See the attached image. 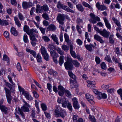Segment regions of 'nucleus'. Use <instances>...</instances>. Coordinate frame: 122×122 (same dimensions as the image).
Masks as SVG:
<instances>
[{
	"label": "nucleus",
	"instance_id": "f257e3e1",
	"mask_svg": "<svg viewBox=\"0 0 122 122\" xmlns=\"http://www.w3.org/2000/svg\"><path fill=\"white\" fill-rule=\"evenodd\" d=\"M23 102L25 103V104L23 106L21 107V108L18 107V111L20 112V114L22 117L24 119L25 118V116L24 113L23 111L24 112H29V108L27 107H29V104L25 102L24 100H23Z\"/></svg>",
	"mask_w": 122,
	"mask_h": 122
},
{
	"label": "nucleus",
	"instance_id": "f03ea898",
	"mask_svg": "<svg viewBox=\"0 0 122 122\" xmlns=\"http://www.w3.org/2000/svg\"><path fill=\"white\" fill-rule=\"evenodd\" d=\"M55 112L56 115L57 117H61L63 118H64L66 115V112L64 110L61 109L59 106H57L56 109L55 110Z\"/></svg>",
	"mask_w": 122,
	"mask_h": 122
},
{
	"label": "nucleus",
	"instance_id": "7ed1b4c3",
	"mask_svg": "<svg viewBox=\"0 0 122 122\" xmlns=\"http://www.w3.org/2000/svg\"><path fill=\"white\" fill-rule=\"evenodd\" d=\"M49 10L48 6L46 4L42 6L39 5H36V11L37 13H42L44 11L47 12Z\"/></svg>",
	"mask_w": 122,
	"mask_h": 122
},
{
	"label": "nucleus",
	"instance_id": "20e7f679",
	"mask_svg": "<svg viewBox=\"0 0 122 122\" xmlns=\"http://www.w3.org/2000/svg\"><path fill=\"white\" fill-rule=\"evenodd\" d=\"M72 63V58H71L67 57L66 61L64 63L66 69L68 70H72L73 68Z\"/></svg>",
	"mask_w": 122,
	"mask_h": 122
},
{
	"label": "nucleus",
	"instance_id": "39448f33",
	"mask_svg": "<svg viewBox=\"0 0 122 122\" xmlns=\"http://www.w3.org/2000/svg\"><path fill=\"white\" fill-rule=\"evenodd\" d=\"M57 7L59 9H62L67 12H70L72 13H74L75 12L74 11L70 9L67 6L61 4L60 1L58 2Z\"/></svg>",
	"mask_w": 122,
	"mask_h": 122
},
{
	"label": "nucleus",
	"instance_id": "423d86ee",
	"mask_svg": "<svg viewBox=\"0 0 122 122\" xmlns=\"http://www.w3.org/2000/svg\"><path fill=\"white\" fill-rule=\"evenodd\" d=\"M57 102L59 104H61L62 107L64 108L66 107L67 106L69 102L68 100L65 98H58Z\"/></svg>",
	"mask_w": 122,
	"mask_h": 122
},
{
	"label": "nucleus",
	"instance_id": "0eeeda50",
	"mask_svg": "<svg viewBox=\"0 0 122 122\" xmlns=\"http://www.w3.org/2000/svg\"><path fill=\"white\" fill-rule=\"evenodd\" d=\"M65 17V15L64 14H60L58 15L57 20L59 23L61 25H63L64 24Z\"/></svg>",
	"mask_w": 122,
	"mask_h": 122
},
{
	"label": "nucleus",
	"instance_id": "6e6552de",
	"mask_svg": "<svg viewBox=\"0 0 122 122\" xmlns=\"http://www.w3.org/2000/svg\"><path fill=\"white\" fill-rule=\"evenodd\" d=\"M18 87L19 91L21 92H22V95H23L25 98L30 94L28 92L26 91H25L24 89L22 88L20 86H18Z\"/></svg>",
	"mask_w": 122,
	"mask_h": 122
},
{
	"label": "nucleus",
	"instance_id": "1a4fd4ad",
	"mask_svg": "<svg viewBox=\"0 0 122 122\" xmlns=\"http://www.w3.org/2000/svg\"><path fill=\"white\" fill-rule=\"evenodd\" d=\"M70 87L71 88H73L77 87L78 86V84L77 83L76 81H73L70 79Z\"/></svg>",
	"mask_w": 122,
	"mask_h": 122
},
{
	"label": "nucleus",
	"instance_id": "9d476101",
	"mask_svg": "<svg viewBox=\"0 0 122 122\" xmlns=\"http://www.w3.org/2000/svg\"><path fill=\"white\" fill-rule=\"evenodd\" d=\"M85 96L87 100L89 102H90L91 103L93 104L94 102L93 100L94 99V97L93 96L88 93L86 94Z\"/></svg>",
	"mask_w": 122,
	"mask_h": 122
},
{
	"label": "nucleus",
	"instance_id": "9b49d317",
	"mask_svg": "<svg viewBox=\"0 0 122 122\" xmlns=\"http://www.w3.org/2000/svg\"><path fill=\"white\" fill-rule=\"evenodd\" d=\"M100 34L102 36L106 38H108L109 36V33L105 29H104L103 30H101Z\"/></svg>",
	"mask_w": 122,
	"mask_h": 122
},
{
	"label": "nucleus",
	"instance_id": "f8f14e48",
	"mask_svg": "<svg viewBox=\"0 0 122 122\" xmlns=\"http://www.w3.org/2000/svg\"><path fill=\"white\" fill-rule=\"evenodd\" d=\"M70 51L72 56L74 58H76V53L73 50V46L72 45H71L70 46Z\"/></svg>",
	"mask_w": 122,
	"mask_h": 122
},
{
	"label": "nucleus",
	"instance_id": "ddd939ff",
	"mask_svg": "<svg viewBox=\"0 0 122 122\" xmlns=\"http://www.w3.org/2000/svg\"><path fill=\"white\" fill-rule=\"evenodd\" d=\"M107 95L105 93H102L101 92L99 95L97 96V98L99 100L101 99L102 98L105 99L107 98Z\"/></svg>",
	"mask_w": 122,
	"mask_h": 122
},
{
	"label": "nucleus",
	"instance_id": "4468645a",
	"mask_svg": "<svg viewBox=\"0 0 122 122\" xmlns=\"http://www.w3.org/2000/svg\"><path fill=\"white\" fill-rule=\"evenodd\" d=\"M28 35L30 36V39L31 40L35 42L37 41V40L35 37L36 36V34H29Z\"/></svg>",
	"mask_w": 122,
	"mask_h": 122
},
{
	"label": "nucleus",
	"instance_id": "2eb2a0df",
	"mask_svg": "<svg viewBox=\"0 0 122 122\" xmlns=\"http://www.w3.org/2000/svg\"><path fill=\"white\" fill-rule=\"evenodd\" d=\"M94 38L96 40L100 42L101 43H103L104 41L101 38V37L99 36L95 35L94 36Z\"/></svg>",
	"mask_w": 122,
	"mask_h": 122
},
{
	"label": "nucleus",
	"instance_id": "dca6fc26",
	"mask_svg": "<svg viewBox=\"0 0 122 122\" xmlns=\"http://www.w3.org/2000/svg\"><path fill=\"white\" fill-rule=\"evenodd\" d=\"M85 46L87 50L90 51H92L93 50H92V47H95L94 45L91 44L89 45H85Z\"/></svg>",
	"mask_w": 122,
	"mask_h": 122
},
{
	"label": "nucleus",
	"instance_id": "f3484780",
	"mask_svg": "<svg viewBox=\"0 0 122 122\" xmlns=\"http://www.w3.org/2000/svg\"><path fill=\"white\" fill-rule=\"evenodd\" d=\"M104 21L105 23L106 26L109 29H110L111 28V26L109 23L108 22V20L105 17L103 18Z\"/></svg>",
	"mask_w": 122,
	"mask_h": 122
},
{
	"label": "nucleus",
	"instance_id": "a211bd4d",
	"mask_svg": "<svg viewBox=\"0 0 122 122\" xmlns=\"http://www.w3.org/2000/svg\"><path fill=\"white\" fill-rule=\"evenodd\" d=\"M0 109L1 111L5 114L7 113V107L4 105L2 106H0Z\"/></svg>",
	"mask_w": 122,
	"mask_h": 122
},
{
	"label": "nucleus",
	"instance_id": "6ab92c4d",
	"mask_svg": "<svg viewBox=\"0 0 122 122\" xmlns=\"http://www.w3.org/2000/svg\"><path fill=\"white\" fill-rule=\"evenodd\" d=\"M10 32L11 34L15 36H17L18 35V32L16 29L13 27L11 28Z\"/></svg>",
	"mask_w": 122,
	"mask_h": 122
},
{
	"label": "nucleus",
	"instance_id": "aec40b11",
	"mask_svg": "<svg viewBox=\"0 0 122 122\" xmlns=\"http://www.w3.org/2000/svg\"><path fill=\"white\" fill-rule=\"evenodd\" d=\"M90 16L93 20H95L98 21L100 20V18L97 16L96 17V15L93 13H91L90 14Z\"/></svg>",
	"mask_w": 122,
	"mask_h": 122
},
{
	"label": "nucleus",
	"instance_id": "412c9836",
	"mask_svg": "<svg viewBox=\"0 0 122 122\" xmlns=\"http://www.w3.org/2000/svg\"><path fill=\"white\" fill-rule=\"evenodd\" d=\"M51 37L54 41L56 42L57 45H58L59 44L58 38L56 35L54 34H52L51 36Z\"/></svg>",
	"mask_w": 122,
	"mask_h": 122
},
{
	"label": "nucleus",
	"instance_id": "4be33fe9",
	"mask_svg": "<svg viewBox=\"0 0 122 122\" xmlns=\"http://www.w3.org/2000/svg\"><path fill=\"white\" fill-rule=\"evenodd\" d=\"M9 24L7 21L5 20L0 19V25H7Z\"/></svg>",
	"mask_w": 122,
	"mask_h": 122
},
{
	"label": "nucleus",
	"instance_id": "5701e85b",
	"mask_svg": "<svg viewBox=\"0 0 122 122\" xmlns=\"http://www.w3.org/2000/svg\"><path fill=\"white\" fill-rule=\"evenodd\" d=\"M68 73L69 76L71 78L73 79V81H76V77L75 75L71 71H68Z\"/></svg>",
	"mask_w": 122,
	"mask_h": 122
},
{
	"label": "nucleus",
	"instance_id": "b1692460",
	"mask_svg": "<svg viewBox=\"0 0 122 122\" xmlns=\"http://www.w3.org/2000/svg\"><path fill=\"white\" fill-rule=\"evenodd\" d=\"M65 41L67 43H69L71 40H70L68 35L66 33H65L64 35Z\"/></svg>",
	"mask_w": 122,
	"mask_h": 122
},
{
	"label": "nucleus",
	"instance_id": "393cba45",
	"mask_svg": "<svg viewBox=\"0 0 122 122\" xmlns=\"http://www.w3.org/2000/svg\"><path fill=\"white\" fill-rule=\"evenodd\" d=\"M48 47L50 49V53L55 51V47L54 46L49 44Z\"/></svg>",
	"mask_w": 122,
	"mask_h": 122
},
{
	"label": "nucleus",
	"instance_id": "a878e982",
	"mask_svg": "<svg viewBox=\"0 0 122 122\" xmlns=\"http://www.w3.org/2000/svg\"><path fill=\"white\" fill-rule=\"evenodd\" d=\"M14 20L15 21V23L16 24L18 27H20L21 26V24L20 22V21L18 20L17 17L15 16L14 17Z\"/></svg>",
	"mask_w": 122,
	"mask_h": 122
},
{
	"label": "nucleus",
	"instance_id": "bb28decb",
	"mask_svg": "<svg viewBox=\"0 0 122 122\" xmlns=\"http://www.w3.org/2000/svg\"><path fill=\"white\" fill-rule=\"evenodd\" d=\"M76 8L78 10L81 12H83L84 10L83 7L82 5L80 4H78L76 5Z\"/></svg>",
	"mask_w": 122,
	"mask_h": 122
},
{
	"label": "nucleus",
	"instance_id": "cd10ccee",
	"mask_svg": "<svg viewBox=\"0 0 122 122\" xmlns=\"http://www.w3.org/2000/svg\"><path fill=\"white\" fill-rule=\"evenodd\" d=\"M64 56H60L59 61V63L61 66L64 62Z\"/></svg>",
	"mask_w": 122,
	"mask_h": 122
},
{
	"label": "nucleus",
	"instance_id": "c85d7f7f",
	"mask_svg": "<svg viewBox=\"0 0 122 122\" xmlns=\"http://www.w3.org/2000/svg\"><path fill=\"white\" fill-rule=\"evenodd\" d=\"M56 28L55 26L53 25H49L48 27V29L49 30L54 31L56 29Z\"/></svg>",
	"mask_w": 122,
	"mask_h": 122
},
{
	"label": "nucleus",
	"instance_id": "c756f323",
	"mask_svg": "<svg viewBox=\"0 0 122 122\" xmlns=\"http://www.w3.org/2000/svg\"><path fill=\"white\" fill-rule=\"evenodd\" d=\"M24 30L28 34H30L29 27L27 25H25L24 27Z\"/></svg>",
	"mask_w": 122,
	"mask_h": 122
},
{
	"label": "nucleus",
	"instance_id": "7c9ffc66",
	"mask_svg": "<svg viewBox=\"0 0 122 122\" xmlns=\"http://www.w3.org/2000/svg\"><path fill=\"white\" fill-rule=\"evenodd\" d=\"M61 48L63 50L66 52L69 49V46H68L65 45H63L61 46Z\"/></svg>",
	"mask_w": 122,
	"mask_h": 122
},
{
	"label": "nucleus",
	"instance_id": "2f4dec72",
	"mask_svg": "<svg viewBox=\"0 0 122 122\" xmlns=\"http://www.w3.org/2000/svg\"><path fill=\"white\" fill-rule=\"evenodd\" d=\"M41 53L42 55L47 53L45 47L43 46H42L41 49Z\"/></svg>",
	"mask_w": 122,
	"mask_h": 122
},
{
	"label": "nucleus",
	"instance_id": "473e14b6",
	"mask_svg": "<svg viewBox=\"0 0 122 122\" xmlns=\"http://www.w3.org/2000/svg\"><path fill=\"white\" fill-rule=\"evenodd\" d=\"M22 6L23 8L26 9L28 8V2L26 1H23L22 2Z\"/></svg>",
	"mask_w": 122,
	"mask_h": 122
},
{
	"label": "nucleus",
	"instance_id": "72a5a7b5",
	"mask_svg": "<svg viewBox=\"0 0 122 122\" xmlns=\"http://www.w3.org/2000/svg\"><path fill=\"white\" fill-rule=\"evenodd\" d=\"M23 40L24 42L26 43H28L29 42V40L26 34H24L23 36Z\"/></svg>",
	"mask_w": 122,
	"mask_h": 122
},
{
	"label": "nucleus",
	"instance_id": "f704fd0d",
	"mask_svg": "<svg viewBox=\"0 0 122 122\" xmlns=\"http://www.w3.org/2000/svg\"><path fill=\"white\" fill-rule=\"evenodd\" d=\"M4 89L5 91L6 96H11V92L10 91L5 87L4 88Z\"/></svg>",
	"mask_w": 122,
	"mask_h": 122
},
{
	"label": "nucleus",
	"instance_id": "c9c22d12",
	"mask_svg": "<svg viewBox=\"0 0 122 122\" xmlns=\"http://www.w3.org/2000/svg\"><path fill=\"white\" fill-rule=\"evenodd\" d=\"M102 69L104 70H106L107 69V66L106 64L104 62L100 64Z\"/></svg>",
	"mask_w": 122,
	"mask_h": 122
},
{
	"label": "nucleus",
	"instance_id": "e433bc0d",
	"mask_svg": "<svg viewBox=\"0 0 122 122\" xmlns=\"http://www.w3.org/2000/svg\"><path fill=\"white\" fill-rule=\"evenodd\" d=\"M82 4L83 6L86 7H88L91 9H92V7L89 5L85 2H83Z\"/></svg>",
	"mask_w": 122,
	"mask_h": 122
},
{
	"label": "nucleus",
	"instance_id": "4c0bfd02",
	"mask_svg": "<svg viewBox=\"0 0 122 122\" xmlns=\"http://www.w3.org/2000/svg\"><path fill=\"white\" fill-rule=\"evenodd\" d=\"M89 118L90 121L92 122H96V120L94 116L89 115Z\"/></svg>",
	"mask_w": 122,
	"mask_h": 122
},
{
	"label": "nucleus",
	"instance_id": "58836bf2",
	"mask_svg": "<svg viewBox=\"0 0 122 122\" xmlns=\"http://www.w3.org/2000/svg\"><path fill=\"white\" fill-rule=\"evenodd\" d=\"M48 72L49 74L50 75H53L54 76L56 75V71H54L52 69L49 70Z\"/></svg>",
	"mask_w": 122,
	"mask_h": 122
},
{
	"label": "nucleus",
	"instance_id": "ea45409f",
	"mask_svg": "<svg viewBox=\"0 0 122 122\" xmlns=\"http://www.w3.org/2000/svg\"><path fill=\"white\" fill-rule=\"evenodd\" d=\"M73 63L75 67H79V63L76 60H72Z\"/></svg>",
	"mask_w": 122,
	"mask_h": 122
},
{
	"label": "nucleus",
	"instance_id": "a19ab883",
	"mask_svg": "<svg viewBox=\"0 0 122 122\" xmlns=\"http://www.w3.org/2000/svg\"><path fill=\"white\" fill-rule=\"evenodd\" d=\"M42 16L45 20H48L49 19V16L47 13H44L42 15Z\"/></svg>",
	"mask_w": 122,
	"mask_h": 122
},
{
	"label": "nucleus",
	"instance_id": "79ce46f5",
	"mask_svg": "<svg viewBox=\"0 0 122 122\" xmlns=\"http://www.w3.org/2000/svg\"><path fill=\"white\" fill-rule=\"evenodd\" d=\"M42 55L43 56L44 59L46 61H48L49 60V55L47 53Z\"/></svg>",
	"mask_w": 122,
	"mask_h": 122
},
{
	"label": "nucleus",
	"instance_id": "37998d69",
	"mask_svg": "<svg viewBox=\"0 0 122 122\" xmlns=\"http://www.w3.org/2000/svg\"><path fill=\"white\" fill-rule=\"evenodd\" d=\"M42 38L43 39L44 41L46 42H48L50 40L49 37L46 36H43Z\"/></svg>",
	"mask_w": 122,
	"mask_h": 122
},
{
	"label": "nucleus",
	"instance_id": "c03bdc74",
	"mask_svg": "<svg viewBox=\"0 0 122 122\" xmlns=\"http://www.w3.org/2000/svg\"><path fill=\"white\" fill-rule=\"evenodd\" d=\"M67 108L71 112H72V107L71 104L69 102L67 106Z\"/></svg>",
	"mask_w": 122,
	"mask_h": 122
},
{
	"label": "nucleus",
	"instance_id": "a18cd8bd",
	"mask_svg": "<svg viewBox=\"0 0 122 122\" xmlns=\"http://www.w3.org/2000/svg\"><path fill=\"white\" fill-rule=\"evenodd\" d=\"M7 100L8 102L10 104L11 103V101L12 99V97L11 96H6Z\"/></svg>",
	"mask_w": 122,
	"mask_h": 122
},
{
	"label": "nucleus",
	"instance_id": "49530a36",
	"mask_svg": "<svg viewBox=\"0 0 122 122\" xmlns=\"http://www.w3.org/2000/svg\"><path fill=\"white\" fill-rule=\"evenodd\" d=\"M36 59L38 62H41L42 61L41 57L39 54H38L37 56Z\"/></svg>",
	"mask_w": 122,
	"mask_h": 122
},
{
	"label": "nucleus",
	"instance_id": "de8ad7c7",
	"mask_svg": "<svg viewBox=\"0 0 122 122\" xmlns=\"http://www.w3.org/2000/svg\"><path fill=\"white\" fill-rule=\"evenodd\" d=\"M73 105V107L74 108H75V109H79L80 107L78 104V103L74 104Z\"/></svg>",
	"mask_w": 122,
	"mask_h": 122
},
{
	"label": "nucleus",
	"instance_id": "09e8293b",
	"mask_svg": "<svg viewBox=\"0 0 122 122\" xmlns=\"http://www.w3.org/2000/svg\"><path fill=\"white\" fill-rule=\"evenodd\" d=\"M115 23L118 27H120L121 26V24L120 21L117 19H115Z\"/></svg>",
	"mask_w": 122,
	"mask_h": 122
},
{
	"label": "nucleus",
	"instance_id": "8fccbe9b",
	"mask_svg": "<svg viewBox=\"0 0 122 122\" xmlns=\"http://www.w3.org/2000/svg\"><path fill=\"white\" fill-rule=\"evenodd\" d=\"M3 60L5 61H7V63H9V60L8 57L6 55L3 56Z\"/></svg>",
	"mask_w": 122,
	"mask_h": 122
},
{
	"label": "nucleus",
	"instance_id": "3c124183",
	"mask_svg": "<svg viewBox=\"0 0 122 122\" xmlns=\"http://www.w3.org/2000/svg\"><path fill=\"white\" fill-rule=\"evenodd\" d=\"M18 17L20 20H24V18L23 15L20 12L18 13Z\"/></svg>",
	"mask_w": 122,
	"mask_h": 122
},
{
	"label": "nucleus",
	"instance_id": "603ef678",
	"mask_svg": "<svg viewBox=\"0 0 122 122\" xmlns=\"http://www.w3.org/2000/svg\"><path fill=\"white\" fill-rule=\"evenodd\" d=\"M115 51L116 54H117L118 56L120 55H121V52L120 51L119 48L118 47L116 48V49H115Z\"/></svg>",
	"mask_w": 122,
	"mask_h": 122
},
{
	"label": "nucleus",
	"instance_id": "864d4df0",
	"mask_svg": "<svg viewBox=\"0 0 122 122\" xmlns=\"http://www.w3.org/2000/svg\"><path fill=\"white\" fill-rule=\"evenodd\" d=\"M41 106L43 111H45L47 109V107L45 104L42 103L41 104Z\"/></svg>",
	"mask_w": 122,
	"mask_h": 122
},
{
	"label": "nucleus",
	"instance_id": "5fc2aeb1",
	"mask_svg": "<svg viewBox=\"0 0 122 122\" xmlns=\"http://www.w3.org/2000/svg\"><path fill=\"white\" fill-rule=\"evenodd\" d=\"M57 51L58 53L61 55H63L64 54V51L59 48H57Z\"/></svg>",
	"mask_w": 122,
	"mask_h": 122
},
{
	"label": "nucleus",
	"instance_id": "6e6d98bb",
	"mask_svg": "<svg viewBox=\"0 0 122 122\" xmlns=\"http://www.w3.org/2000/svg\"><path fill=\"white\" fill-rule=\"evenodd\" d=\"M109 86L108 85H105L103 84L102 86V88L104 90H106L107 89L109 88Z\"/></svg>",
	"mask_w": 122,
	"mask_h": 122
},
{
	"label": "nucleus",
	"instance_id": "4d7b16f0",
	"mask_svg": "<svg viewBox=\"0 0 122 122\" xmlns=\"http://www.w3.org/2000/svg\"><path fill=\"white\" fill-rule=\"evenodd\" d=\"M95 60L97 64H99L101 62L100 58L97 56H96Z\"/></svg>",
	"mask_w": 122,
	"mask_h": 122
},
{
	"label": "nucleus",
	"instance_id": "13d9d810",
	"mask_svg": "<svg viewBox=\"0 0 122 122\" xmlns=\"http://www.w3.org/2000/svg\"><path fill=\"white\" fill-rule=\"evenodd\" d=\"M73 104L78 103L77 99L76 97H74L72 99Z\"/></svg>",
	"mask_w": 122,
	"mask_h": 122
},
{
	"label": "nucleus",
	"instance_id": "bf43d9fd",
	"mask_svg": "<svg viewBox=\"0 0 122 122\" xmlns=\"http://www.w3.org/2000/svg\"><path fill=\"white\" fill-rule=\"evenodd\" d=\"M107 9V7L103 5H101L98 9L99 10H104Z\"/></svg>",
	"mask_w": 122,
	"mask_h": 122
},
{
	"label": "nucleus",
	"instance_id": "052dcab7",
	"mask_svg": "<svg viewBox=\"0 0 122 122\" xmlns=\"http://www.w3.org/2000/svg\"><path fill=\"white\" fill-rule=\"evenodd\" d=\"M76 22L77 24L79 25L80 23L82 22V20L79 18H77L76 20Z\"/></svg>",
	"mask_w": 122,
	"mask_h": 122
},
{
	"label": "nucleus",
	"instance_id": "680f3d73",
	"mask_svg": "<svg viewBox=\"0 0 122 122\" xmlns=\"http://www.w3.org/2000/svg\"><path fill=\"white\" fill-rule=\"evenodd\" d=\"M115 2L116 3V4H115V7L118 9H120V6L119 4L117 3V0H115Z\"/></svg>",
	"mask_w": 122,
	"mask_h": 122
},
{
	"label": "nucleus",
	"instance_id": "e2e57ef3",
	"mask_svg": "<svg viewBox=\"0 0 122 122\" xmlns=\"http://www.w3.org/2000/svg\"><path fill=\"white\" fill-rule=\"evenodd\" d=\"M33 93L35 98H38L39 97V95L36 91H34L33 92Z\"/></svg>",
	"mask_w": 122,
	"mask_h": 122
},
{
	"label": "nucleus",
	"instance_id": "0e129e2a",
	"mask_svg": "<svg viewBox=\"0 0 122 122\" xmlns=\"http://www.w3.org/2000/svg\"><path fill=\"white\" fill-rule=\"evenodd\" d=\"M107 92L110 94L113 93L114 92V90L113 88H111L107 90Z\"/></svg>",
	"mask_w": 122,
	"mask_h": 122
},
{
	"label": "nucleus",
	"instance_id": "69168bd1",
	"mask_svg": "<svg viewBox=\"0 0 122 122\" xmlns=\"http://www.w3.org/2000/svg\"><path fill=\"white\" fill-rule=\"evenodd\" d=\"M105 59L106 60L109 62H111V60L110 56H106L105 58Z\"/></svg>",
	"mask_w": 122,
	"mask_h": 122
},
{
	"label": "nucleus",
	"instance_id": "338daca9",
	"mask_svg": "<svg viewBox=\"0 0 122 122\" xmlns=\"http://www.w3.org/2000/svg\"><path fill=\"white\" fill-rule=\"evenodd\" d=\"M16 67L18 70L20 71L21 70V68L20 66V63L19 62H18L16 66Z\"/></svg>",
	"mask_w": 122,
	"mask_h": 122
},
{
	"label": "nucleus",
	"instance_id": "774afa93",
	"mask_svg": "<svg viewBox=\"0 0 122 122\" xmlns=\"http://www.w3.org/2000/svg\"><path fill=\"white\" fill-rule=\"evenodd\" d=\"M26 99L29 101H31L33 100V98L30 94L26 97Z\"/></svg>",
	"mask_w": 122,
	"mask_h": 122
}]
</instances>
